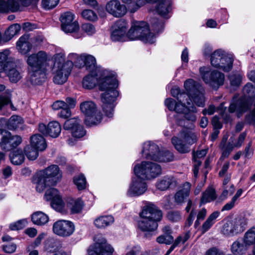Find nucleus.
Instances as JSON below:
<instances>
[{"label":"nucleus","instance_id":"obj_1","mask_svg":"<svg viewBox=\"0 0 255 255\" xmlns=\"http://www.w3.org/2000/svg\"><path fill=\"white\" fill-rule=\"evenodd\" d=\"M97 72L90 73L83 80V87L87 89L94 88L98 83L99 89L105 91L101 96L102 103V107L106 116L112 117L116 106V100L119 96V92L116 90L118 87V82L115 74L109 73L105 70L102 77L98 80Z\"/></svg>","mask_w":255,"mask_h":255},{"label":"nucleus","instance_id":"obj_2","mask_svg":"<svg viewBox=\"0 0 255 255\" xmlns=\"http://www.w3.org/2000/svg\"><path fill=\"white\" fill-rule=\"evenodd\" d=\"M62 177V173L58 166L51 165L37 173L33 182L36 184V191L42 192L47 187L55 185Z\"/></svg>","mask_w":255,"mask_h":255},{"label":"nucleus","instance_id":"obj_3","mask_svg":"<svg viewBox=\"0 0 255 255\" xmlns=\"http://www.w3.org/2000/svg\"><path fill=\"white\" fill-rule=\"evenodd\" d=\"M73 68V63L71 61L65 62V56L62 53H58L54 56L53 66L54 83L62 85L65 83L70 74Z\"/></svg>","mask_w":255,"mask_h":255},{"label":"nucleus","instance_id":"obj_4","mask_svg":"<svg viewBox=\"0 0 255 255\" xmlns=\"http://www.w3.org/2000/svg\"><path fill=\"white\" fill-rule=\"evenodd\" d=\"M244 96L236 103H232L229 108V112L233 113L237 111L242 113L247 111L252 105H255V88L251 83H247L243 88ZM234 102L235 99H233Z\"/></svg>","mask_w":255,"mask_h":255},{"label":"nucleus","instance_id":"obj_5","mask_svg":"<svg viewBox=\"0 0 255 255\" xmlns=\"http://www.w3.org/2000/svg\"><path fill=\"white\" fill-rule=\"evenodd\" d=\"M128 36L130 40L140 39L149 43H153L155 41V36L149 32L147 23L142 21L132 22L128 31Z\"/></svg>","mask_w":255,"mask_h":255},{"label":"nucleus","instance_id":"obj_6","mask_svg":"<svg viewBox=\"0 0 255 255\" xmlns=\"http://www.w3.org/2000/svg\"><path fill=\"white\" fill-rule=\"evenodd\" d=\"M133 171L136 176L146 180L154 179L162 173L160 165L150 161H142L136 165Z\"/></svg>","mask_w":255,"mask_h":255},{"label":"nucleus","instance_id":"obj_7","mask_svg":"<svg viewBox=\"0 0 255 255\" xmlns=\"http://www.w3.org/2000/svg\"><path fill=\"white\" fill-rule=\"evenodd\" d=\"M80 110L85 115V123L87 126L92 127L99 124L102 120V114L92 101H85L80 104Z\"/></svg>","mask_w":255,"mask_h":255},{"label":"nucleus","instance_id":"obj_8","mask_svg":"<svg viewBox=\"0 0 255 255\" xmlns=\"http://www.w3.org/2000/svg\"><path fill=\"white\" fill-rule=\"evenodd\" d=\"M233 61V56L221 49L215 51L211 55L212 65L225 72H228L232 69Z\"/></svg>","mask_w":255,"mask_h":255},{"label":"nucleus","instance_id":"obj_9","mask_svg":"<svg viewBox=\"0 0 255 255\" xmlns=\"http://www.w3.org/2000/svg\"><path fill=\"white\" fill-rule=\"evenodd\" d=\"M184 87L192 98L194 103L198 106L203 107L205 106V98L202 87L192 79L187 80L184 83Z\"/></svg>","mask_w":255,"mask_h":255},{"label":"nucleus","instance_id":"obj_10","mask_svg":"<svg viewBox=\"0 0 255 255\" xmlns=\"http://www.w3.org/2000/svg\"><path fill=\"white\" fill-rule=\"evenodd\" d=\"M207 70L208 68L206 67L200 68V72L203 81L213 88L217 89L224 83L225 79L224 74L215 70L210 72Z\"/></svg>","mask_w":255,"mask_h":255},{"label":"nucleus","instance_id":"obj_11","mask_svg":"<svg viewBox=\"0 0 255 255\" xmlns=\"http://www.w3.org/2000/svg\"><path fill=\"white\" fill-rule=\"evenodd\" d=\"M246 219L239 217L228 221L224 224L222 229V233L226 236H233L243 232L246 227Z\"/></svg>","mask_w":255,"mask_h":255},{"label":"nucleus","instance_id":"obj_12","mask_svg":"<svg viewBox=\"0 0 255 255\" xmlns=\"http://www.w3.org/2000/svg\"><path fill=\"white\" fill-rule=\"evenodd\" d=\"M128 22L123 19L117 20L113 26L111 38L115 41H126L129 40L128 36Z\"/></svg>","mask_w":255,"mask_h":255},{"label":"nucleus","instance_id":"obj_13","mask_svg":"<svg viewBox=\"0 0 255 255\" xmlns=\"http://www.w3.org/2000/svg\"><path fill=\"white\" fill-rule=\"evenodd\" d=\"M74 15L71 12H66L61 15L62 29L65 33H74V36L78 38L81 36H78L76 32L79 29V26L78 22L74 21Z\"/></svg>","mask_w":255,"mask_h":255},{"label":"nucleus","instance_id":"obj_14","mask_svg":"<svg viewBox=\"0 0 255 255\" xmlns=\"http://www.w3.org/2000/svg\"><path fill=\"white\" fill-rule=\"evenodd\" d=\"M53 233L60 237H65L71 236L75 231L73 222L68 220H58L55 222L52 227Z\"/></svg>","mask_w":255,"mask_h":255},{"label":"nucleus","instance_id":"obj_15","mask_svg":"<svg viewBox=\"0 0 255 255\" xmlns=\"http://www.w3.org/2000/svg\"><path fill=\"white\" fill-rule=\"evenodd\" d=\"M114 249L102 238L96 241L92 249L88 250V255H112Z\"/></svg>","mask_w":255,"mask_h":255},{"label":"nucleus","instance_id":"obj_16","mask_svg":"<svg viewBox=\"0 0 255 255\" xmlns=\"http://www.w3.org/2000/svg\"><path fill=\"white\" fill-rule=\"evenodd\" d=\"M45 198L47 201H51L52 207L59 212H62L64 207V203L59 191L55 188L48 189L45 193Z\"/></svg>","mask_w":255,"mask_h":255},{"label":"nucleus","instance_id":"obj_17","mask_svg":"<svg viewBox=\"0 0 255 255\" xmlns=\"http://www.w3.org/2000/svg\"><path fill=\"white\" fill-rule=\"evenodd\" d=\"M78 118H72L67 120L64 125V129L71 130L72 135L75 138H80L85 135L86 131L80 125Z\"/></svg>","mask_w":255,"mask_h":255},{"label":"nucleus","instance_id":"obj_18","mask_svg":"<svg viewBox=\"0 0 255 255\" xmlns=\"http://www.w3.org/2000/svg\"><path fill=\"white\" fill-rule=\"evenodd\" d=\"M139 217L153 220L158 222L162 219V213L154 205L148 203L143 207L141 212L139 213Z\"/></svg>","mask_w":255,"mask_h":255},{"label":"nucleus","instance_id":"obj_19","mask_svg":"<svg viewBox=\"0 0 255 255\" xmlns=\"http://www.w3.org/2000/svg\"><path fill=\"white\" fill-rule=\"evenodd\" d=\"M107 11L116 17H121L124 16L127 12V8L119 0H111L106 5Z\"/></svg>","mask_w":255,"mask_h":255},{"label":"nucleus","instance_id":"obj_20","mask_svg":"<svg viewBox=\"0 0 255 255\" xmlns=\"http://www.w3.org/2000/svg\"><path fill=\"white\" fill-rule=\"evenodd\" d=\"M47 55L46 52L40 51L29 56L27 59L28 67H46Z\"/></svg>","mask_w":255,"mask_h":255},{"label":"nucleus","instance_id":"obj_21","mask_svg":"<svg viewBox=\"0 0 255 255\" xmlns=\"http://www.w3.org/2000/svg\"><path fill=\"white\" fill-rule=\"evenodd\" d=\"M46 67H28L29 80L34 85L40 84L46 79Z\"/></svg>","mask_w":255,"mask_h":255},{"label":"nucleus","instance_id":"obj_22","mask_svg":"<svg viewBox=\"0 0 255 255\" xmlns=\"http://www.w3.org/2000/svg\"><path fill=\"white\" fill-rule=\"evenodd\" d=\"M145 180L136 176L132 180L128 191V194L131 196H139L143 194L146 191L147 188Z\"/></svg>","mask_w":255,"mask_h":255},{"label":"nucleus","instance_id":"obj_23","mask_svg":"<svg viewBox=\"0 0 255 255\" xmlns=\"http://www.w3.org/2000/svg\"><path fill=\"white\" fill-rule=\"evenodd\" d=\"M160 152L159 147L151 141H147L143 144L142 153L143 156L147 159L156 161Z\"/></svg>","mask_w":255,"mask_h":255},{"label":"nucleus","instance_id":"obj_24","mask_svg":"<svg viewBox=\"0 0 255 255\" xmlns=\"http://www.w3.org/2000/svg\"><path fill=\"white\" fill-rule=\"evenodd\" d=\"M5 73L9 81L12 83H16L22 78V71L15 63L13 62L5 68Z\"/></svg>","mask_w":255,"mask_h":255},{"label":"nucleus","instance_id":"obj_25","mask_svg":"<svg viewBox=\"0 0 255 255\" xmlns=\"http://www.w3.org/2000/svg\"><path fill=\"white\" fill-rule=\"evenodd\" d=\"M192 101L189 99L183 103L184 109L180 113L184 114V118L191 122H195L197 120L195 114L197 112L196 108L192 104Z\"/></svg>","mask_w":255,"mask_h":255},{"label":"nucleus","instance_id":"obj_26","mask_svg":"<svg viewBox=\"0 0 255 255\" xmlns=\"http://www.w3.org/2000/svg\"><path fill=\"white\" fill-rule=\"evenodd\" d=\"M7 137L4 138L3 149L9 150L12 148L17 146L22 141V139L18 135H12L11 134L7 131H5V135Z\"/></svg>","mask_w":255,"mask_h":255},{"label":"nucleus","instance_id":"obj_27","mask_svg":"<svg viewBox=\"0 0 255 255\" xmlns=\"http://www.w3.org/2000/svg\"><path fill=\"white\" fill-rule=\"evenodd\" d=\"M81 58L83 62L79 63V67L85 65L90 73L97 72L98 69L94 57L90 55L82 54L81 55Z\"/></svg>","mask_w":255,"mask_h":255},{"label":"nucleus","instance_id":"obj_28","mask_svg":"<svg viewBox=\"0 0 255 255\" xmlns=\"http://www.w3.org/2000/svg\"><path fill=\"white\" fill-rule=\"evenodd\" d=\"M138 227L143 232H151L157 229L158 224L154 220L140 218L138 221Z\"/></svg>","mask_w":255,"mask_h":255},{"label":"nucleus","instance_id":"obj_29","mask_svg":"<svg viewBox=\"0 0 255 255\" xmlns=\"http://www.w3.org/2000/svg\"><path fill=\"white\" fill-rule=\"evenodd\" d=\"M16 47L21 54H25L29 52L32 48V45L29 41V35L24 34L21 36L16 43Z\"/></svg>","mask_w":255,"mask_h":255},{"label":"nucleus","instance_id":"obj_30","mask_svg":"<svg viewBox=\"0 0 255 255\" xmlns=\"http://www.w3.org/2000/svg\"><path fill=\"white\" fill-rule=\"evenodd\" d=\"M176 185V179L171 176H164L159 179L156 183L157 188L161 191L166 190L170 186H175Z\"/></svg>","mask_w":255,"mask_h":255},{"label":"nucleus","instance_id":"obj_31","mask_svg":"<svg viewBox=\"0 0 255 255\" xmlns=\"http://www.w3.org/2000/svg\"><path fill=\"white\" fill-rule=\"evenodd\" d=\"M190 189L191 184L189 182H185L181 189L174 195L175 203L178 204H182L184 202L185 199L189 196Z\"/></svg>","mask_w":255,"mask_h":255},{"label":"nucleus","instance_id":"obj_32","mask_svg":"<svg viewBox=\"0 0 255 255\" xmlns=\"http://www.w3.org/2000/svg\"><path fill=\"white\" fill-rule=\"evenodd\" d=\"M30 145L33 146L34 148L39 150L40 151L44 150L47 147L45 138L42 135L38 134H36L31 136Z\"/></svg>","mask_w":255,"mask_h":255},{"label":"nucleus","instance_id":"obj_33","mask_svg":"<svg viewBox=\"0 0 255 255\" xmlns=\"http://www.w3.org/2000/svg\"><path fill=\"white\" fill-rule=\"evenodd\" d=\"M220 212L215 211L213 212L203 223L200 228V231L202 234L208 231L215 223L216 219L219 216Z\"/></svg>","mask_w":255,"mask_h":255},{"label":"nucleus","instance_id":"obj_34","mask_svg":"<svg viewBox=\"0 0 255 255\" xmlns=\"http://www.w3.org/2000/svg\"><path fill=\"white\" fill-rule=\"evenodd\" d=\"M114 222V218L111 215L101 216L94 221L95 226L99 229H103L111 225Z\"/></svg>","mask_w":255,"mask_h":255},{"label":"nucleus","instance_id":"obj_35","mask_svg":"<svg viewBox=\"0 0 255 255\" xmlns=\"http://www.w3.org/2000/svg\"><path fill=\"white\" fill-rule=\"evenodd\" d=\"M156 10L161 16L168 18L169 17V13L171 10L170 4L168 0H162L157 4Z\"/></svg>","mask_w":255,"mask_h":255},{"label":"nucleus","instance_id":"obj_36","mask_svg":"<svg viewBox=\"0 0 255 255\" xmlns=\"http://www.w3.org/2000/svg\"><path fill=\"white\" fill-rule=\"evenodd\" d=\"M9 55L10 51L8 49L0 52V72L13 62V59Z\"/></svg>","mask_w":255,"mask_h":255},{"label":"nucleus","instance_id":"obj_37","mask_svg":"<svg viewBox=\"0 0 255 255\" xmlns=\"http://www.w3.org/2000/svg\"><path fill=\"white\" fill-rule=\"evenodd\" d=\"M31 221L35 225L42 226L48 223L49 217L43 212L37 211L32 214Z\"/></svg>","mask_w":255,"mask_h":255},{"label":"nucleus","instance_id":"obj_38","mask_svg":"<svg viewBox=\"0 0 255 255\" xmlns=\"http://www.w3.org/2000/svg\"><path fill=\"white\" fill-rule=\"evenodd\" d=\"M228 140V136L225 135L223 136L221 142L220 146L223 150L222 156L227 157L230 155L231 151L235 147L234 143L231 142V138L230 139L229 142L226 144V143Z\"/></svg>","mask_w":255,"mask_h":255},{"label":"nucleus","instance_id":"obj_39","mask_svg":"<svg viewBox=\"0 0 255 255\" xmlns=\"http://www.w3.org/2000/svg\"><path fill=\"white\" fill-rule=\"evenodd\" d=\"M249 246L239 240L234 242L231 246V251L235 255H243L248 249Z\"/></svg>","mask_w":255,"mask_h":255},{"label":"nucleus","instance_id":"obj_40","mask_svg":"<svg viewBox=\"0 0 255 255\" xmlns=\"http://www.w3.org/2000/svg\"><path fill=\"white\" fill-rule=\"evenodd\" d=\"M67 207L72 214L80 213L83 207V202L80 198L69 200L67 203Z\"/></svg>","mask_w":255,"mask_h":255},{"label":"nucleus","instance_id":"obj_41","mask_svg":"<svg viewBox=\"0 0 255 255\" xmlns=\"http://www.w3.org/2000/svg\"><path fill=\"white\" fill-rule=\"evenodd\" d=\"M217 198L215 189L212 187H209L203 193L201 199V204H206L215 200Z\"/></svg>","mask_w":255,"mask_h":255},{"label":"nucleus","instance_id":"obj_42","mask_svg":"<svg viewBox=\"0 0 255 255\" xmlns=\"http://www.w3.org/2000/svg\"><path fill=\"white\" fill-rule=\"evenodd\" d=\"M9 158L11 163L14 165H20L24 160V156L21 149H18L11 152Z\"/></svg>","mask_w":255,"mask_h":255},{"label":"nucleus","instance_id":"obj_43","mask_svg":"<svg viewBox=\"0 0 255 255\" xmlns=\"http://www.w3.org/2000/svg\"><path fill=\"white\" fill-rule=\"evenodd\" d=\"M184 103L176 102L175 101L172 99H167L165 101V104L168 109L170 110H174L176 113H180L184 109Z\"/></svg>","mask_w":255,"mask_h":255},{"label":"nucleus","instance_id":"obj_44","mask_svg":"<svg viewBox=\"0 0 255 255\" xmlns=\"http://www.w3.org/2000/svg\"><path fill=\"white\" fill-rule=\"evenodd\" d=\"M61 131V127L58 122L53 121L48 124V135L56 138L59 135Z\"/></svg>","mask_w":255,"mask_h":255},{"label":"nucleus","instance_id":"obj_45","mask_svg":"<svg viewBox=\"0 0 255 255\" xmlns=\"http://www.w3.org/2000/svg\"><path fill=\"white\" fill-rule=\"evenodd\" d=\"M171 142L176 150L180 153H187L190 151L189 146L186 144H183V141L177 137H173Z\"/></svg>","mask_w":255,"mask_h":255},{"label":"nucleus","instance_id":"obj_46","mask_svg":"<svg viewBox=\"0 0 255 255\" xmlns=\"http://www.w3.org/2000/svg\"><path fill=\"white\" fill-rule=\"evenodd\" d=\"M23 123L22 118L18 116H12L7 122V128L10 130L15 129Z\"/></svg>","mask_w":255,"mask_h":255},{"label":"nucleus","instance_id":"obj_47","mask_svg":"<svg viewBox=\"0 0 255 255\" xmlns=\"http://www.w3.org/2000/svg\"><path fill=\"white\" fill-rule=\"evenodd\" d=\"M172 96L176 97L179 103H184L189 99V95L185 93H181L178 87H174L171 90Z\"/></svg>","mask_w":255,"mask_h":255},{"label":"nucleus","instance_id":"obj_48","mask_svg":"<svg viewBox=\"0 0 255 255\" xmlns=\"http://www.w3.org/2000/svg\"><path fill=\"white\" fill-rule=\"evenodd\" d=\"M243 241L245 244L249 246L253 245L255 243V227L249 230L245 234Z\"/></svg>","mask_w":255,"mask_h":255},{"label":"nucleus","instance_id":"obj_49","mask_svg":"<svg viewBox=\"0 0 255 255\" xmlns=\"http://www.w3.org/2000/svg\"><path fill=\"white\" fill-rule=\"evenodd\" d=\"M180 134L188 144H192L196 141V136L194 133L187 129L182 131Z\"/></svg>","mask_w":255,"mask_h":255},{"label":"nucleus","instance_id":"obj_50","mask_svg":"<svg viewBox=\"0 0 255 255\" xmlns=\"http://www.w3.org/2000/svg\"><path fill=\"white\" fill-rule=\"evenodd\" d=\"M39 150L34 148L33 146L27 145L24 148V153L27 157L31 160H35L38 156Z\"/></svg>","mask_w":255,"mask_h":255},{"label":"nucleus","instance_id":"obj_51","mask_svg":"<svg viewBox=\"0 0 255 255\" xmlns=\"http://www.w3.org/2000/svg\"><path fill=\"white\" fill-rule=\"evenodd\" d=\"M20 29L21 27L18 24H14L10 26L5 33V35L8 38L4 42L10 40L15 35L18 34Z\"/></svg>","mask_w":255,"mask_h":255},{"label":"nucleus","instance_id":"obj_52","mask_svg":"<svg viewBox=\"0 0 255 255\" xmlns=\"http://www.w3.org/2000/svg\"><path fill=\"white\" fill-rule=\"evenodd\" d=\"M174 155L173 154L168 151L165 150L160 152V154L158 156L156 161L159 162H170L173 160Z\"/></svg>","mask_w":255,"mask_h":255},{"label":"nucleus","instance_id":"obj_53","mask_svg":"<svg viewBox=\"0 0 255 255\" xmlns=\"http://www.w3.org/2000/svg\"><path fill=\"white\" fill-rule=\"evenodd\" d=\"M73 182L79 190H83L86 188V180L83 174H80L73 178Z\"/></svg>","mask_w":255,"mask_h":255},{"label":"nucleus","instance_id":"obj_54","mask_svg":"<svg viewBox=\"0 0 255 255\" xmlns=\"http://www.w3.org/2000/svg\"><path fill=\"white\" fill-rule=\"evenodd\" d=\"M7 12L20 11L18 0H5Z\"/></svg>","mask_w":255,"mask_h":255},{"label":"nucleus","instance_id":"obj_55","mask_svg":"<svg viewBox=\"0 0 255 255\" xmlns=\"http://www.w3.org/2000/svg\"><path fill=\"white\" fill-rule=\"evenodd\" d=\"M190 233L189 232H186L183 234L179 236L175 240L173 244L176 246H178L180 244H184L190 238Z\"/></svg>","mask_w":255,"mask_h":255},{"label":"nucleus","instance_id":"obj_56","mask_svg":"<svg viewBox=\"0 0 255 255\" xmlns=\"http://www.w3.org/2000/svg\"><path fill=\"white\" fill-rule=\"evenodd\" d=\"M59 0H42V7L46 10L55 7L58 3Z\"/></svg>","mask_w":255,"mask_h":255},{"label":"nucleus","instance_id":"obj_57","mask_svg":"<svg viewBox=\"0 0 255 255\" xmlns=\"http://www.w3.org/2000/svg\"><path fill=\"white\" fill-rule=\"evenodd\" d=\"M82 16L85 19L90 21H95L97 19L96 14L90 9L84 10L82 12Z\"/></svg>","mask_w":255,"mask_h":255},{"label":"nucleus","instance_id":"obj_58","mask_svg":"<svg viewBox=\"0 0 255 255\" xmlns=\"http://www.w3.org/2000/svg\"><path fill=\"white\" fill-rule=\"evenodd\" d=\"M27 221L25 219L19 220L9 225V228L11 230H18L24 228L27 225Z\"/></svg>","mask_w":255,"mask_h":255},{"label":"nucleus","instance_id":"obj_59","mask_svg":"<svg viewBox=\"0 0 255 255\" xmlns=\"http://www.w3.org/2000/svg\"><path fill=\"white\" fill-rule=\"evenodd\" d=\"M167 217L171 222H178L181 219V215L179 211H171L168 213Z\"/></svg>","mask_w":255,"mask_h":255},{"label":"nucleus","instance_id":"obj_60","mask_svg":"<svg viewBox=\"0 0 255 255\" xmlns=\"http://www.w3.org/2000/svg\"><path fill=\"white\" fill-rule=\"evenodd\" d=\"M156 241L159 244L170 245L173 242V237L171 235H161L157 238Z\"/></svg>","mask_w":255,"mask_h":255},{"label":"nucleus","instance_id":"obj_61","mask_svg":"<svg viewBox=\"0 0 255 255\" xmlns=\"http://www.w3.org/2000/svg\"><path fill=\"white\" fill-rule=\"evenodd\" d=\"M153 30L157 33L162 31L164 27V23L162 21L154 19L152 22Z\"/></svg>","mask_w":255,"mask_h":255},{"label":"nucleus","instance_id":"obj_62","mask_svg":"<svg viewBox=\"0 0 255 255\" xmlns=\"http://www.w3.org/2000/svg\"><path fill=\"white\" fill-rule=\"evenodd\" d=\"M146 0H136L135 2H133L132 6L130 5L128 7L129 11L131 13H134L137 11L139 7L145 4Z\"/></svg>","mask_w":255,"mask_h":255},{"label":"nucleus","instance_id":"obj_63","mask_svg":"<svg viewBox=\"0 0 255 255\" xmlns=\"http://www.w3.org/2000/svg\"><path fill=\"white\" fill-rule=\"evenodd\" d=\"M3 251L7 254L14 253L16 249V246L13 243H6L2 246Z\"/></svg>","mask_w":255,"mask_h":255},{"label":"nucleus","instance_id":"obj_64","mask_svg":"<svg viewBox=\"0 0 255 255\" xmlns=\"http://www.w3.org/2000/svg\"><path fill=\"white\" fill-rule=\"evenodd\" d=\"M82 29L86 32L88 35H92L95 31L94 26L91 23H84L82 25Z\"/></svg>","mask_w":255,"mask_h":255}]
</instances>
